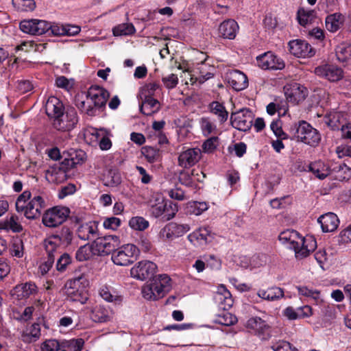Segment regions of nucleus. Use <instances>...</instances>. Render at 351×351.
<instances>
[{"label": "nucleus", "instance_id": "1", "mask_svg": "<svg viewBox=\"0 0 351 351\" xmlns=\"http://www.w3.org/2000/svg\"><path fill=\"white\" fill-rule=\"evenodd\" d=\"M66 154L67 157H65L61 162L51 166L46 170V173H50L51 176L64 174L75 168L77 165L83 163L86 158V153L82 149H71Z\"/></svg>", "mask_w": 351, "mask_h": 351}, {"label": "nucleus", "instance_id": "2", "mask_svg": "<svg viewBox=\"0 0 351 351\" xmlns=\"http://www.w3.org/2000/svg\"><path fill=\"white\" fill-rule=\"evenodd\" d=\"M140 249L135 245L128 243L117 247L112 253L111 259L112 262L120 266H128L132 264L138 258Z\"/></svg>", "mask_w": 351, "mask_h": 351}, {"label": "nucleus", "instance_id": "3", "mask_svg": "<svg viewBox=\"0 0 351 351\" xmlns=\"http://www.w3.org/2000/svg\"><path fill=\"white\" fill-rule=\"evenodd\" d=\"M180 186L176 184L174 189L168 191L169 197L172 199L182 201L189 197L190 193H196L201 186L193 177H178Z\"/></svg>", "mask_w": 351, "mask_h": 351}, {"label": "nucleus", "instance_id": "4", "mask_svg": "<svg viewBox=\"0 0 351 351\" xmlns=\"http://www.w3.org/2000/svg\"><path fill=\"white\" fill-rule=\"evenodd\" d=\"M70 209L66 206H56L47 210L43 215V223L49 228L56 227L69 217Z\"/></svg>", "mask_w": 351, "mask_h": 351}, {"label": "nucleus", "instance_id": "5", "mask_svg": "<svg viewBox=\"0 0 351 351\" xmlns=\"http://www.w3.org/2000/svg\"><path fill=\"white\" fill-rule=\"evenodd\" d=\"M46 256L44 262L40 265L39 269L42 275H45L52 268L56 257L61 255L60 245L49 237L44 241Z\"/></svg>", "mask_w": 351, "mask_h": 351}, {"label": "nucleus", "instance_id": "6", "mask_svg": "<svg viewBox=\"0 0 351 351\" xmlns=\"http://www.w3.org/2000/svg\"><path fill=\"white\" fill-rule=\"evenodd\" d=\"M119 239L117 236L108 235L104 237H97L93 242V254L106 256L114 253L119 245Z\"/></svg>", "mask_w": 351, "mask_h": 351}, {"label": "nucleus", "instance_id": "7", "mask_svg": "<svg viewBox=\"0 0 351 351\" xmlns=\"http://www.w3.org/2000/svg\"><path fill=\"white\" fill-rule=\"evenodd\" d=\"M78 121L77 115L74 108L67 109L58 117L52 121L53 126L59 131H70L73 130Z\"/></svg>", "mask_w": 351, "mask_h": 351}, {"label": "nucleus", "instance_id": "8", "mask_svg": "<svg viewBox=\"0 0 351 351\" xmlns=\"http://www.w3.org/2000/svg\"><path fill=\"white\" fill-rule=\"evenodd\" d=\"M156 265L149 261H141L138 262L130 269V275L132 278L139 280H145L151 279L156 272Z\"/></svg>", "mask_w": 351, "mask_h": 351}, {"label": "nucleus", "instance_id": "9", "mask_svg": "<svg viewBox=\"0 0 351 351\" xmlns=\"http://www.w3.org/2000/svg\"><path fill=\"white\" fill-rule=\"evenodd\" d=\"M252 112L247 108H243L237 112H234L230 117L232 127L241 131L250 130L252 125Z\"/></svg>", "mask_w": 351, "mask_h": 351}, {"label": "nucleus", "instance_id": "10", "mask_svg": "<svg viewBox=\"0 0 351 351\" xmlns=\"http://www.w3.org/2000/svg\"><path fill=\"white\" fill-rule=\"evenodd\" d=\"M50 23L47 21L39 19L24 20L20 23V29L26 34L42 35L49 32Z\"/></svg>", "mask_w": 351, "mask_h": 351}, {"label": "nucleus", "instance_id": "11", "mask_svg": "<svg viewBox=\"0 0 351 351\" xmlns=\"http://www.w3.org/2000/svg\"><path fill=\"white\" fill-rule=\"evenodd\" d=\"M258 66L265 70H282L284 61L271 51H267L256 58Z\"/></svg>", "mask_w": 351, "mask_h": 351}, {"label": "nucleus", "instance_id": "12", "mask_svg": "<svg viewBox=\"0 0 351 351\" xmlns=\"http://www.w3.org/2000/svg\"><path fill=\"white\" fill-rule=\"evenodd\" d=\"M287 101L297 104L304 100L308 94L307 89L298 83H293L285 87Z\"/></svg>", "mask_w": 351, "mask_h": 351}, {"label": "nucleus", "instance_id": "13", "mask_svg": "<svg viewBox=\"0 0 351 351\" xmlns=\"http://www.w3.org/2000/svg\"><path fill=\"white\" fill-rule=\"evenodd\" d=\"M188 240L195 246H204L213 239L210 227H200L197 230L189 234Z\"/></svg>", "mask_w": 351, "mask_h": 351}, {"label": "nucleus", "instance_id": "14", "mask_svg": "<svg viewBox=\"0 0 351 351\" xmlns=\"http://www.w3.org/2000/svg\"><path fill=\"white\" fill-rule=\"evenodd\" d=\"M315 73L322 77L330 81L337 82L343 76V70L335 65L324 64L315 69Z\"/></svg>", "mask_w": 351, "mask_h": 351}, {"label": "nucleus", "instance_id": "15", "mask_svg": "<svg viewBox=\"0 0 351 351\" xmlns=\"http://www.w3.org/2000/svg\"><path fill=\"white\" fill-rule=\"evenodd\" d=\"M189 224H178L174 222L167 223L160 231V234L166 239L171 240L180 237L190 230Z\"/></svg>", "mask_w": 351, "mask_h": 351}, {"label": "nucleus", "instance_id": "16", "mask_svg": "<svg viewBox=\"0 0 351 351\" xmlns=\"http://www.w3.org/2000/svg\"><path fill=\"white\" fill-rule=\"evenodd\" d=\"M98 224V222L95 221L81 224L77 230L78 238L84 241H95L99 234Z\"/></svg>", "mask_w": 351, "mask_h": 351}, {"label": "nucleus", "instance_id": "17", "mask_svg": "<svg viewBox=\"0 0 351 351\" xmlns=\"http://www.w3.org/2000/svg\"><path fill=\"white\" fill-rule=\"evenodd\" d=\"M46 207L45 199L40 195L34 197L27 203V208L25 217L29 219H36L40 217L42 210Z\"/></svg>", "mask_w": 351, "mask_h": 351}, {"label": "nucleus", "instance_id": "18", "mask_svg": "<svg viewBox=\"0 0 351 351\" xmlns=\"http://www.w3.org/2000/svg\"><path fill=\"white\" fill-rule=\"evenodd\" d=\"M289 47L290 53L298 58L311 57L315 53L312 47L305 40H291Z\"/></svg>", "mask_w": 351, "mask_h": 351}, {"label": "nucleus", "instance_id": "19", "mask_svg": "<svg viewBox=\"0 0 351 351\" xmlns=\"http://www.w3.org/2000/svg\"><path fill=\"white\" fill-rule=\"evenodd\" d=\"M73 236V230L67 226H63L56 229L49 237L66 247L72 243Z\"/></svg>", "mask_w": 351, "mask_h": 351}, {"label": "nucleus", "instance_id": "20", "mask_svg": "<svg viewBox=\"0 0 351 351\" xmlns=\"http://www.w3.org/2000/svg\"><path fill=\"white\" fill-rule=\"evenodd\" d=\"M279 241L287 247L293 249L294 252L300 247L301 235L300 233L292 229H287L282 231L278 236Z\"/></svg>", "mask_w": 351, "mask_h": 351}, {"label": "nucleus", "instance_id": "21", "mask_svg": "<svg viewBox=\"0 0 351 351\" xmlns=\"http://www.w3.org/2000/svg\"><path fill=\"white\" fill-rule=\"evenodd\" d=\"M227 80L230 86L237 91L246 88L248 86L247 76L241 71L234 70L227 74Z\"/></svg>", "mask_w": 351, "mask_h": 351}, {"label": "nucleus", "instance_id": "22", "mask_svg": "<svg viewBox=\"0 0 351 351\" xmlns=\"http://www.w3.org/2000/svg\"><path fill=\"white\" fill-rule=\"evenodd\" d=\"M300 247L295 251V257L303 258L307 257L317 247L316 239L313 236L302 237L300 240Z\"/></svg>", "mask_w": 351, "mask_h": 351}, {"label": "nucleus", "instance_id": "23", "mask_svg": "<svg viewBox=\"0 0 351 351\" xmlns=\"http://www.w3.org/2000/svg\"><path fill=\"white\" fill-rule=\"evenodd\" d=\"M64 111L62 102L56 97H49L45 104V112L52 121Z\"/></svg>", "mask_w": 351, "mask_h": 351}, {"label": "nucleus", "instance_id": "24", "mask_svg": "<svg viewBox=\"0 0 351 351\" xmlns=\"http://www.w3.org/2000/svg\"><path fill=\"white\" fill-rule=\"evenodd\" d=\"M12 295L18 300H23L34 295L38 292V288L35 283L28 282L17 285L12 291Z\"/></svg>", "mask_w": 351, "mask_h": 351}, {"label": "nucleus", "instance_id": "25", "mask_svg": "<svg viewBox=\"0 0 351 351\" xmlns=\"http://www.w3.org/2000/svg\"><path fill=\"white\" fill-rule=\"evenodd\" d=\"M239 30L237 23L233 19L223 21L219 26V36L225 39L232 40L236 37Z\"/></svg>", "mask_w": 351, "mask_h": 351}, {"label": "nucleus", "instance_id": "26", "mask_svg": "<svg viewBox=\"0 0 351 351\" xmlns=\"http://www.w3.org/2000/svg\"><path fill=\"white\" fill-rule=\"evenodd\" d=\"M317 222L321 225L324 232H330L337 230L339 224V220L336 214L328 213L321 215Z\"/></svg>", "mask_w": 351, "mask_h": 351}, {"label": "nucleus", "instance_id": "27", "mask_svg": "<svg viewBox=\"0 0 351 351\" xmlns=\"http://www.w3.org/2000/svg\"><path fill=\"white\" fill-rule=\"evenodd\" d=\"M201 157V150L198 148L189 149L180 154L178 162L180 166L187 167L195 165Z\"/></svg>", "mask_w": 351, "mask_h": 351}, {"label": "nucleus", "instance_id": "28", "mask_svg": "<svg viewBox=\"0 0 351 351\" xmlns=\"http://www.w3.org/2000/svg\"><path fill=\"white\" fill-rule=\"evenodd\" d=\"M214 299L219 304V307L225 311L230 309L232 306L233 300L232 299L231 293L223 285H221L219 287Z\"/></svg>", "mask_w": 351, "mask_h": 351}, {"label": "nucleus", "instance_id": "29", "mask_svg": "<svg viewBox=\"0 0 351 351\" xmlns=\"http://www.w3.org/2000/svg\"><path fill=\"white\" fill-rule=\"evenodd\" d=\"M311 128L312 126L305 121L294 123L289 129L291 138L296 139L298 141L303 136H306L310 132Z\"/></svg>", "mask_w": 351, "mask_h": 351}, {"label": "nucleus", "instance_id": "30", "mask_svg": "<svg viewBox=\"0 0 351 351\" xmlns=\"http://www.w3.org/2000/svg\"><path fill=\"white\" fill-rule=\"evenodd\" d=\"M257 295L259 298L268 301H276L284 297V291L278 287H272L267 290L260 289Z\"/></svg>", "mask_w": 351, "mask_h": 351}, {"label": "nucleus", "instance_id": "31", "mask_svg": "<svg viewBox=\"0 0 351 351\" xmlns=\"http://www.w3.org/2000/svg\"><path fill=\"white\" fill-rule=\"evenodd\" d=\"M158 109L159 102L157 99L149 95L144 96L143 101L140 106V110L143 114L150 116L157 112Z\"/></svg>", "mask_w": 351, "mask_h": 351}, {"label": "nucleus", "instance_id": "32", "mask_svg": "<svg viewBox=\"0 0 351 351\" xmlns=\"http://www.w3.org/2000/svg\"><path fill=\"white\" fill-rule=\"evenodd\" d=\"M0 228L15 233H19L23 230V226L19 221V217L14 215L1 221L0 223Z\"/></svg>", "mask_w": 351, "mask_h": 351}, {"label": "nucleus", "instance_id": "33", "mask_svg": "<svg viewBox=\"0 0 351 351\" xmlns=\"http://www.w3.org/2000/svg\"><path fill=\"white\" fill-rule=\"evenodd\" d=\"M209 208L206 202L190 201L185 207L186 213L189 215L199 216Z\"/></svg>", "mask_w": 351, "mask_h": 351}, {"label": "nucleus", "instance_id": "34", "mask_svg": "<svg viewBox=\"0 0 351 351\" xmlns=\"http://www.w3.org/2000/svg\"><path fill=\"white\" fill-rule=\"evenodd\" d=\"M153 282L158 287V293L162 294V297L171 289V278L167 274L159 275Z\"/></svg>", "mask_w": 351, "mask_h": 351}, {"label": "nucleus", "instance_id": "35", "mask_svg": "<svg viewBox=\"0 0 351 351\" xmlns=\"http://www.w3.org/2000/svg\"><path fill=\"white\" fill-rule=\"evenodd\" d=\"M326 28L330 32H335L339 29L343 24V16L341 14L335 13L328 15L325 21Z\"/></svg>", "mask_w": 351, "mask_h": 351}, {"label": "nucleus", "instance_id": "36", "mask_svg": "<svg viewBox=\"0 0 351 351\" xmlns=\"http://www.w3.org/2000/svg\"><path fill=\"white\" fill-rule=\"evenodd\" d=\"M158 287L154 285V282H151L143 287L142 294L143 297L149 300H158L160 298H163L162 294L158 293Z\"/></svg>", "mask_w": 351, "mask_h": 351}, {"label": "nucleus", "instance_id": "37", "mask_svg": "<svg viewBox=\"0 0 351 351\" xmlns=\"http://www.w3.org/2000/svg\"><path fill=\"white\" fill-rule=\"evenodd\" d=\"M210 112L217 115L221 123H224L228 117V112L224 106L218 101H213L210 104Z\"/></svg>", "mask_w": 351, "mask_h": 351}, {"label": "nucleus", "instance_id": "38", "mask_svg": "<svg viewBox=\"0 0 351 351\" xmlns=\"http://www.w3.org/2000/svg\"><path fill=\"white\" fill-rule=\"evenodd\" d=\"M247 326L258 333H264L265 330L269 328L266 322L259 317H254L249 319L247 322Z\"/></svg>", "mask_w": 351, "mask_h": 351}, {"label": "nucleus", "instance_id": "39", "mask_svg": "<svg viewBox=\"0 0 351 351\" xmlns=\"http://www.w3.org/2000/svg\"><path fill=\"white\" fill-rule=\"evenodd\" d=\"M114 36H129L134 34L135 28L132 23H121L112 29Z\"/></svg>", "mask_w": 351, "mask_h": 351}, {"label": "nucleus", "instance_id": "40", "mask_svg": "<svg viewBox=\"0 0 351 351\" xmlns=\"http://www.w3.org/2000/svg\"><path fill=\"white\" fill-rule=\"evenodd\" d=\"M321 136L317 130L313 127L306 136H303L298 141L304 143L311 146H316L320 141Z\"/></svg>", "mask_w": 351, "mask_h": 351}, {"label": "nucleus", "instance_id": "41", "mask_svg": "<svg viewBox=\"0 0 351 351\" xmlns=\"http://www.w3.org/2000/svg\"><path fill=\"white\" fill-rule=\"evenodd\" d=\"M129 226L134 230L144 231L148 228L149 223L144 217L136 216L130 219Z\"/></svg>", "mask_w": 351, "mask_h": 351}, {"label": "nucleus", "instance_id": "42", "mask_svg": "<svg viewBox=\"0 0 351 351\" xmlns=\"http://www.w3.org/2000/svg\"><path fill=\"white\" fill-rule=\"evenodd\" d=\"M89 282L84 274L75 277L66 282L69 289H77L84 290L88 286Z\"/></svg>", "mask_w": 351, "mask_h": 351}, {"label": "nucleus", "instance_id": "43", "mask_svg": "<svg viewBox=\"0 0 351 351\" xmlns=\"http://www.w3.org/2000/svg\"><path fill=\"white\" fill-rule=\"evenodd\" d=\"M68 296L73 302H78L80 304H85L88 300V296L84 290L77 289H69Z\"/></svg>", "mask_w": 351, "mask_h": 351}, {"label": "nucleus", "instance_id": "44", "mask_svg": "<svg viewBox=\"0 0 351 351\" xmlns=\"http://www.w3.org/2000/svg\"><path fill=\"white\" fill-rule=\"evenodd\" d=\"M75 104L79 110L84 112L88 115L94 116L95 114V108L90 105H87L82 95H78L75 97Z\"/></svg>", "mask_w": 351, "mask_h": 351}, {"label": "nucleus", "instance_id": "45", "mask_svg": "<svg viewBox=\"0 0 351 351\" xmlns=\"http://www.w3.org/2000/svg\"><path fill=\"white\" fill-rule=\"evenodd\" d=\"M93 254V243L90 246L83 245L81 246L75 253V258L78 261H84L88 260Z\"/></svg>", "mask_w": 351, "mask_h": 351}, {"label": "nucleus", "instance_id": "46", "mask_svg": "<svg viewBox=\"0 0 351 351\" xmlns=\"http://www.w3.org/2000/svg\"><path fill=\"white\" fill-rule=\"evenodd\" d=\"M335 52L339 61L344 62L351 57V46L341 44L336 48Z\"/></svg>", "mask_w": 351, "mask_h": 351}, {"label": "nucleus", "instance_id": "47", "mask_svg": "<svg viewBox=\"0 0 351 351\" xmlns=\"http://www.w3.org/2000/svg\"><path fill=\"white\" fill-rule=\"evenodd\" d=\"M314 11H306L304 9H300L298 11V20L300 25L305 27L308 24L311 23L314 17Z\"/></svg>", "mask_w": 351, "mask_h": 351}, {"label": "nucleus", "instance_id": "48", "mask_svg": "<svg viewBox=\"0 0 351 351\" xmlns=\"http://www.w3.org/2000/svg\"><path fill=\"white\" fill-rule=\"evenodd\" d=\"M12 4L20 11H32L36 8L34 0H12Z\"/></svg>", "mask_w": 351, "mask_h": 351}, {"label": "nucleus", "instance_id": "49", "mask_svg": "<svg viewBox=\"0 0 351 351\" xmlns=\"http://www.w3.org/2000/svg\"><path fill=\"white\" fill-rule=\"evenodd\" d=\"M71 263V256L68 253H63L57 258L56 268L59 272H64Z\"/></svg>", "mask_w": 351, "mask_h": 351}, {"label": "nucleus", "instance_id": "50", "mask_svg": "<svg viewBox=\"0 0 351 351\" xmlns=\"http://www.w3.org/2000/svg\"><path fill=\"white\" fill-rule=\"evenodd\" d=\"M167 207L163 214V221H167L173 219L178 211V206L176 203L171 200H165Z\"/></svg>", "mask_w": 351, "mask_h": 351}, {"label": "nucleus", "instance_id": "51", "mask_svg": "<svg viewBox=\"0 0 351 351\" xmlns=\"http://www.w3.org/2000/svg\"><path fill=\"white\" fill-rule=\"evenodd\" d=\"M270 347L274 351H298L296 348L285 340H278L275 342L272 341Z\"/></svg>", "mask_w": 351, "mask_h": 351}, {"label": "nucleus", "instance_id": "52", "mask_svg": "<svg viewBox=\"0 0 351 351\" xmlns=\"http://www.w3.org/2000/svg\"><path fill=\"white\" fill-rule=\"evenodd\" d=\"M142 154L149 162H154L158 160L160 157L159 149L153 147H143Z\"/></svg>", "mask_w": 351, "mask_h": 351}, {"label": "nucleus", "instance_id": "53", "mask_svg": "<svg viewBox=\"0 0 351 351\" xmlns=\"http://www.w3.org/2000/svg\"><path fill=\"white\" fill-rule=\"evenodd\" d=\"M23 243L20 239H16L12 243L10 248V253L12 256L21 258L23 256Z\"/></svg>", "mask_w": 351, "mask_h": 351}, {"label": "nucleus", "instance_id": "54", "mask_svg": "<svg viewBox=\"0 0 351 351\" xmlns=\"http://www.w3.org/2000/svg\"><path fill=\"white\" fill-rule=\"evenodd\" d=\"M167 207V203H165V200H162L161 202L156 204L152 206L151 213L152 215L155 218L160 217L161 220L163 221V214L165 211V208Z\"/></svg>", "mask_w": 351, "mask_h": 351}, {"label": "nucleus", "instance_id": "55", "mask_svg": "<svg viewBox=\"0 0 351 351\" xmlns=\"http://www.w3.org/2000/svg\"><path fill=\"white\" fill-rule=\"evenodd\" d=\"M200 125L202 133L205 136H208L216 130V125L207 118H202Z\"/></svg>", "mask_w": 351, "mask_h": 351}, {"label": "nucleus", "instance_id": "56", "mask_svg": "<svg viewBox=\"0 0 351 351\" xmlns=\"http://www.w3.org/2000/svg\"><path fill=\"white\" fill-rule=\"evenodd\" d=\"M109 93L108 90L99 86H91L88 91L86 97L90 99H95L97 97Z\"/></svg>", "mask_w": 351, "mask_h": 351}, {"label": "nucleus", "instance_id": "57", "mask_svg": "<svg viewBox=\"0 0 351 351\" xmlns=\"http://www.w3.org/2000/svg\"><path fill=\"white\" fill-rule=\"evenodd\" d=\"M77 187L75 184L69 183L64 186H62L58 193V198L64 199L68 195H71L75 193Z\"/></svg>", "mask_w": 351, "mask_h": 351}, {"label": "nucleus", "instance_id": "58", "mask_svg": "<svg viewBox=\"0 0 351 351\" xmlns=\"http://www.w3.org/2000/svg\"><path fill=\"white\" fill-rule=\"evenodd\" d=\"M219 138L217 136H213L206 140L202 145V149L206 153L213 152L218 145Z\"/></svg>", "mask_w": 351, "mask_h": 351}, {"label": "nucleus", "instance_id": "59", "mask_svg": "<svg viewBox=\"0 0 351 351\" xmlns=\"http://www.w3.org/2000/svg\"><path fill=\"white\" fill-rule=\"evenodd\" d=\"M271 130L274 134L280 139L288 138V135L282 129L281 122L279 120L273 121L270 125Z\"/></svg>", "mask_w": 351, "mask_h": 351}, {"label": "nucleus", "instance_id": "60", "mask_svg": "<svg viewBox=\"0 0 351 351\" xmlns=\"http://www.w3.org/2000/svg\"><path fill=\"white\" fill-rule=\"evenodd\" d=\"M297 289L300 295L312 298L316 301L319 299L320 292L319 291L311 289L306 287H298Z\"/></svg>", "mask_w": 351, "mask_h": 351}, {"label": "nucleus", "instance_id": "61", "mask_svg": "<svg viewBox=\"0 0 351 351\" xmlns=\"http://www.w3.org/2000/svg\"><path fill=\"white\" fill-rule=\"evenodd\" d=\"M99 294L101 297L109 302H120L121 299L119 296L112 295L107 287H103L100 289Z\"/></svg>", "mask_w": 351, "mask_h": 351}, {"label": "nucleus", "instance_id": "62", "mask_svg": "<svg viewBox=\"0 0 351 351\" xmlns=\"http://www.w3.org/2000/svg\"><path fill=\"white\" fill-rule=\"evenodd\" d=\"M121 224V221L116 217H107L104 219L103 226L106 229L116 230Z\"/></svg>", "mask_w": 351, "mask_h": 351}, {"label": "nucleus", "instance_id": "63", "mask_svg": "<svg viewBox=\"0 0 351 351\" xmlns=\"http://www.w3.org/2000/svg\"><path fill=\"white\" fill-rule=\"evenodd\" d=\"M237 319L228 312H224L223 315L219 316L218 322L224 326H232L236 324Z\"/></svg>", "mask_w": 351, "mask_h": 351}, {"label": "nucleus", "instance_id": "64", "mask_svg": "<svg viewBox=\"0 0 351 351\" xmlns=\"http://www.w3.org/2000/svg\"><path fill=\"white\" fill-rule=\"evenodd\" d=\"M59 349V342L56 339L46 340L41 345V351H58Z\"/></svg>", "mask_w": 351, "mask_h": 351}]
</instances>
